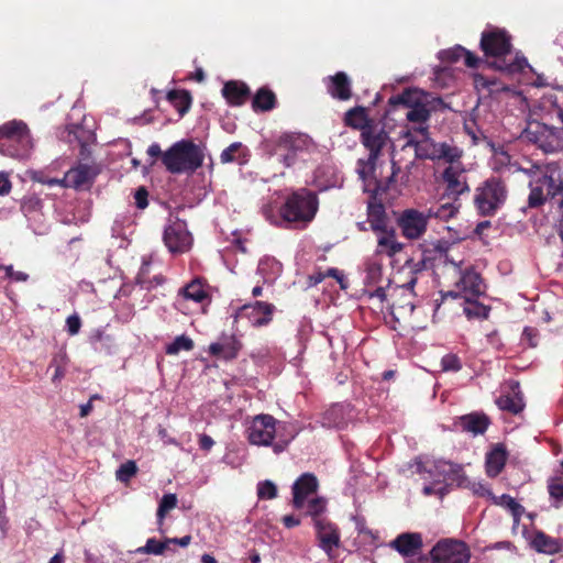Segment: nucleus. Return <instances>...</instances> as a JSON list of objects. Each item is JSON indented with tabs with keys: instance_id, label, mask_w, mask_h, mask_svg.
<instances>
[{
	"instance_id": "nucleus-1",
	"label": "nucleus",
	"mask_w": 563,
	"mask_h": 563,
	"mask_svg": "<svg viewBox=\"0 0 563 563\" xmlns=\"http://www.w3.org/2000/svg\"><path fill=\"white\" fill-rule=\"evenodd\" d=\"M529 176L530 192L528 206L538 208L549 199H558L559 208L563 214V178L560 166L555 163L533 165L525 169Z\"/></svg>"
},
{
	"instance_id": "nucleus-2",
	"label": "nucleus",
	"mask_w": 563,
	"mask_h": 563,
	"mask_svg": "<svg viewBox=\"0 0 563 563\" xmlns=\"http://www.w3.org/2000/svg\"><path fill=\"white\" fill-rule=\"evenodd\" d=\"M410 467L412 473L420 474L423 479L431 481L423 486L422 492L426 496L439 495L442 497L446 493L445 482H455L457 485H464L466 476L462 466L445 460H416Z\"/></svg>"
},
{
	"instance_id": "nucleus-3",
	"label": "nucleus",
	"mask_w": 563,
	"mask_h": 563,
	"mask_svg": "<svg viewBox=\"0 0 563 563\" xmlns=\"http://www.w3.org/2000/svg\"><path fill=\"white\" fill-rule=\"evenodd\" d=\"M287 424L271 415L255 416L246 429L247 440L256 446H272L274 453L284 452L294 440L295 434H285Z\"/></svg>"
},
{
	"instance_id": "nucleus-4",
	"label": "nucleus",
	"mask_w": 563,
	"mask_h": 563,
	"mask_svg": "<svg viewBox=\"0 0 563 563\" xmlns=\"http://www.w3.org/2000/svg\"><path fill=\"white\" fill-rule=\"evenodd\" d=\"M481 48L487 57L495 58L492 66L496 69L515 73L528 65L523 57L507 62V56L511 53V43L510 36L505 30L494 26L487 27L482 33Z\"/></svg>"
},
{
	"instance_id": "nucleus-5",
	"label": "nucleus",
	"mask_w": 563,
	"mask_h": 563,
	"mask_svg": "<svg viewBox=\"0 0 563 563\" xmlns=\"http://www.w3.org/2000/svg\"><path fill=\"white\" fill-rule=\"evenodd\" d=\"M30 130L23 121L12 120L0 126V153L13 158H26L32 150Z\"/></svg>"
},
{
	"instance_id": "nucleus-6",
	"label": "nucleus",
	"mask_w": 563,
	"mask_h": 563,
	"mask_svg": "<svg viewBox=\"0 0 563 563\" xmlns=\"http://www.w3.org/2000/svg\"><path fill=\"white\" fill-rule=\"evenodd\" d=\"M273 151L280 163L291 167L305 155L314 153L317 144L308 134L286 132L275 140Z\"/></svg>"
},
{
	"instance_id": "nucleus-7",
	"label": "nucleus",
	"mask_w": 563,
	"mask_h": 563,
	"mask_svg": "<svg viewBox=\"0 0 563 563\" xmlns=\"http://www.w3.org/2000/svg\"><path fill=\"white\" fill-rule=\"evenodd\" d=\"M163 163L174 174L195 172L203 163V151L191 141L181 140L163 154Z\"/></svg>"
},
{
	"instance_id": "nucleus-8",
	"label": "nucleus",
	"mask_w": 563,
	"mask_h": 563,
	"mask_svg": "<svg viewBox=\"0 0 563 563\" xmlns=\"http://www.w3.org/2000/svg\"><path fill=\"white\" fill-rule=\"evenodd\" d=\"M389 102L405 107L407 109L405 117L408 121L423 124L435 109V103H441V99L420 89H407L402 93L391 97Z\"/></svg>"
},
{
	"instance_id": "nucleus-9",
	"label": "nucleus",
	"mask_w": 563,
	"mask_h": 563,
	"mask_svg": "<svg viewBox=\"0 0 563 563\" xmlns=\"http://www.w3.org/2000/svg\"><path fill=\"white\" fill-rule=\"evenodd\" d=\"M415 131L419 133L421 137L419 140L410 137L406 146H412L417 157L431 161L443 159L445 162L461 158L462 151L457 146L446 142L437 143L430 139L427 125H420Z\"/></svg>"
},
{
	"instance_id": "nucleus-10",
	"label": "nucleus",
	"mask_w": 563,
	"mask_h": 563,
	"mask_svg": "<svg viewBox=\"0 0 563 563\" xmlns=\"http://www.w3.org/2000/svg\"><path fill=\"white\" fill-rule=\"evenodd\" d=\"M318 210L317 196L307 190L300 189L294 192L282 207V220L288 223L307 224Z\"/></svg>"
},
{
	"instance_id": "nucleus-11",
	"label": "nucleus",
	"mask_w": 563,
	"mask_h": 563,
	"mask_svg": "<svg viewBox=\"0 0 563 563\" xmlns=\"http://www.w3.org/2000/svg\"><path fill=\"white\" fill-rule=\"evenodd\" d=\"M508 190L499 178H488L476 189L474 202L482 216L495 214L506 202Z\"/></svg>"
},
{
	"instance_id": "nucleus-12",
	"label": "nucleus",
	"mask_w": 563,
	"mask_h": 563,
	"mask_svg": "<svg viewBox=\"0 0 563 563\" xmlns=\"http://www.w3.org/2000/svg\"><path fill=\"white\" fill-rule=\"evenodd\" d=\"M430 556L432 563H468L471 553L464 542L443 539L432 548Z\"/></svg>"
},
{
	"instance_id": "nucleus-13",
	"label": "nucleus",
	"mask_w": 563,
	"mask_h": 563,
	"mask_svg": "<svg viewBox=\"0 0 563 563\" xmlns=\"http://www.w3.org/2000/svg\"><path fill=\"white\" fill-rule=\"evenodd\" d=\"M430 218L428 211L405 209L398 217L397 223L402 236L408 240H419L424 235Z\"/></svg>"
},
{
	"instance_id": "nucleus-14",
	"label": "nucleus",
	"mask_w": 563,
	"mask_h": 563,
	"mask_svg": "<svg viewBox=\"0 0 563 563\" xmlns=\"http://www.w3.org/2000/svg\"><path fill=\"white\" fill-rule=\"evenodd\" d=\"M164 242L172 253H184L191 247L192 236L187 230V224L176 219L165 228Z\"/></svg>"
},
{
	"instance_id": "nucleus-15",
	"label": "nucleus",
	"mask_w": 563,
	"mask_h": 563,
	"mask_svg": "<svg viewBox=\"0 0 563 563\" xmlns=\"http://www.w3.org/2000/svg\"><path fill=\"white\" fill-rule=\"evenodd\" d=\"M361 136L363 145L369 152L367 167L372 169L382 150L388 144L389 136L383 126L375 123L364 128V132L361 133Z\"/></svg>"
},
{
	"instance_id": "nucleus-16",
	"label": "nucleus",
	"mask_w": 563,
	"mask_h": 563,
	"mask_svg": "<svg viewBox=\"0 0 563 563\" xmlns=\"http://www.w3.org/2000/svg\"><path fill=\"white\" fill-rule=\"evenodd\" d=\"M484 294L483 280L478 273L475 271L464 272L455 284V289L445 294V297L464 298L470 301V298H476Z\"/></svg>"
},
{
	"instance_id": "nucleus-17",
	"label": "nucleus",
	"mask_w": 563,
	"mask_h": 563,
	"mask_svg": "<svg viewBox=\"0 0 563 563\" xmlns=\"http://www.w3.org/2000/svg\"><path fill=\"white\" fill-rule=\"evenodd\" d=\"M314 527L319 547L329 558L333 556V551L340 547V533L338 528L322 518H314Z\"/></svg>"
},
{
	"instance_id": "nucleus-18",
	"label": "nucleus",
	"mask_w": 563,
	"mask_h": 563,
	"mask_svg": "<svg viewBox=\"0 0 563 563\" xmlns=\"http://www.w3.org/2000/svg\"><path fill=\"white\" fill-rule=\"evenodd\" d=\"M275 307L272 303L256 301L253 305H244L236 312L235 318H246L254 327L266 325L271 322Z\"/></svg>"
},
{
	"instance_id": "nucleus-19",
	"label": "nucleus",
	"mask_w": 563,
	"mask_h": 563,
	"mask_svg": "<svg viewBox=\"0 0 563 563\" xmlns=\"http://www.w3.org/2000/svg\"><path fill=\"white\" fill-rule=\"evenodd\" d=\"M457 161L448 162L450 165L443 172L446 189L451 195L459 196L470 190L465 169Z\"/></svg>"
},
{
	"instance_id": "nucleus-20",
	"label": "nucleus",
	"mask_w": 563,
	"mask_h": 563,
	"mask_svg": "<svg viewBox=\"0 0 563 563\" xmlns=\"http://www.w3.org/2000/svg\"><path fill=\"white\" fill-rule=\"evenodd\" d=\"M98 173L99 170L96 165L80 163L77 167L69 169L66 173L63 181H65L66 187L81 189L91 185Z\"/></svg>"
},
{
	"instance_id": "nucleus-21",
	"label": "nucleus",
	"mask_w": 563,
	"mask_h": 563,
	"mask_svg": "<svg viewBox=\"0 0 563 563\" xmlns=\"http://www.w3.org/2000/svg\"><path fill=\"white\" fill-rule=\"evenodd\" d=\"M423 547L422 536L419 532H404L395 538L389 548L397 551L402 556H413Z\"/></svg>"
},
{
	"instance_id": "nucleus-22",
	"label": "nucleus",
	"mask_w": 563,
	"mask_h": 563,
	"mask_svg": "<svg viewBox=\"0 0 563 563\" xmlns=\"http://www.w3.org/2000/svg\"><path fill=\"white\" fill-rule=\"evenodd\" d=\"M161 268L162 264L159 263L143 261V289L155 290L154 298L164 295L161 288L165 284V277Z\"/></svg>"
},
{
	"instance_id": "nucleus-23",
	"label": "nucleus",
	"mask_w": 563,
	"mask_h": 563,
	"mask_svg": "<svg viewBox=\"0 0 563 563\" xmlns=\"http://www.w3.org/2000/svg\"><path fill=\"white\" fill-rule=\"evenodd\" d=\"M242 347L241 342L234 335L222 334L218 341L209 345V353L218 358L233 360Z\"/></svg>"
},
{
	"instance_id": "nucleus-24",
	"label": "nucleus",
	"mask_w": 563,
	"mask_h": 563,
	"mask_svg": "<svg viewBox=\"0 0 563 563\" xmlns=\"http://www.w3.org/2000/svg\"><path fill=\"white\" fill-rule=\"evenodd\" d=\"M318 488V479L311 473L302 474L292 485L294 506L302 508L306 499L314 494Z\"/></svg>"
},
{
	"instance_id": "nucleus-25",
	"label": "nucleus",
	"mask_w": 563,
	"mask_h": 563,
	"mask_svg": "<svg viewBox=\"0 0 563 563\" xmlns=\"http://www.w3.org/2000/svg\"><path fill=\"white\" fill-rule=\"evenodd\" d=\"M509 387L512 394L501 395L496 399V405L500 410H506L517 415L525 407L522 396L519 390V383L511 380L509 383Z\"/></svg>"
},
{
	"instance_id": "nucleus-26",
	"label": "nucleus",
	"mask_w": 563,
	"mask_h": 563,
	"mask_svg": "<svg viewBox=\"0 0 563 563\" xmlns=\"http://www.w3.org/2000/svg\"><path fill=\"white\" fill-rule=\"evenodd\" d=\"M402 250V244L396 239L393 228L377 232V253L394 256Z\"/></svg>"
},
{
	"instance_id": "nucleus-27",
	"label": "nucleus",
	"mask_w": 563,
	"mask_h": 563,
	"mask_svg": "<svg viewBox=\"0 0 563 563\" xmlns=\"http://www.w3.org/2000/svg\"><path fill=\"white\" fill-rule=\"evenodd\" d=\"M489 424V420L482 413H470L460 418L459 426L463 431L473 435L483 434Z\"/></svg>"
},
{
	"instance_id": "nucleus-28",
	"label": "nucleus",
	"mask_w": 563,
	"mask_h": 563,
	"mask_svg": "<svg viewBox=\"0 0 563 563\" xmlns=\"http://www.w3.org/2000/svg\"><path fill=\"white\" fill-rule=\"evenodd\" d=\"M328 91L334 98L347 100L351 97V82L345 73L340 71L329 78Z\"/></svg>"
},
{
	"instance_id": "nucleus-29",
	"label": "nucleus",
	"mask_w": 563,
	"mask_h": 563,
	"mask_svg": "<svg viewBox=\"0 0 563 563\" xmlns=\"http://www.w3.org/2000/svg\"><path fill=\"white\" fill-rule=\"evenodd\" d=\"M222 95L232 106H241L250 95L247 86L239 81H229L223 86Z\"/></svg>"
},
{
	"instance_id": "nucleus-30",
	"label": "nucleus",
	"mask_w": 563,
	"mask_h": 563,
	"mask_svg": "<svg viewBox=\"0 0 563 563\" xmlns=\"http://www.w3.org/2000/svg\"><path fill=\"white\" fill-rule=\"evenodd\" d=\"M439 58L448 63H454L464 58L465 65L468 67H476L479 63L478 57L460 45L439 52Z\"/></svg>"
},
{
	"instance_id": "nucleus-31",
	"label": "nucleus",
	"mask_w": 563,
	"mask_h": 563,
	"mask_svg": "<svg viewBox=\"0 0 563 563\" xmlns=\"http://www.w3.org/2000/svg\"><path fill=\"white\" fill-rule=\"evenodd\" d=\"M283 265L272 256H264L260 260L257 274L262 276L264 283H274L282 274Z\"/></svg>"
},
{
	"instance_id": "nucleus-32",
	"label": "nucleus",
	"mask_w": 563,
	"mask_h": 563,
	"mask_svg": "<svg viewBox=\"0 0 563 563\" xmlns=\"http://www.w3.org/2000/svg\"><path fill=\"white\" fill-rule=\"evenodd\" d=\"M531 547L540 553L555 554L561 550L559 540L545 534L542 531H537L531 539Z\"/></svg>"
},
{
	"instance_id": "nucleus-33",
	"label": "nucleus",
	"mask_w": 563,
	"mask_h": 563,
	"mask_svg": "<svg viewBox=\"0 0 563 563\" xmlns=\"http://www.w3.org/2000/svg\"><path fill=\"white\" fill-rule=\"evenodd\" d=\"M506 463V451L501 446L492 450L486 457V472L490 477L497 476Z\"/></svg>"
},
{
	"instance_id": "nucleus-34",
	"label": "nucleus",
	"mask_w": 563,
	"mask_h": 563,
	"mask_svg": "<svg viewBox=\"0 0 563 563\" xmlns=\"http://www.w3.org/2000/svg\"><path fill=\"white\" fill-rule=\"evenodd\" d=\"M367 221L369 223L371 229L376 233L390 229L388 225L385 209L382 205L368 206Z\"/></svg>"
},
{
	"instance_id": "nucleus-35",
	"label": "nucleus",
	"mask_w": 563,
	"mask_h": 563,
	"mask_svg": "<svg viewBox=\"0 0 563 563\" xmlns=\"http://www.w3.org/2000/svg\"><path fill=\"white\" fill-rule=\"evenodd\" d=\"M492 167L498 173H516L520 170L525 173V169L520 168L517 163L511 162L510 155L504 151L495 153Z\"/></svg>"
},
{
	"instance_id": "nucleus-36",
	"label": "nucleus",
	"mask_w": 563,
	"mask_h": 563,
	"mask_svg": "<svg viewBox=\"0 0 563 563\" xmlns=\"http://www.w3.org/2000/svg\"><path fill=\"white\" fill-rule=\"evenodd\" d=\"M346 406L336 404L328 409L323 416V424L330 428H342L345 422Z\"/></svg>"
},
{
	"instance_id": "nucleus-37",
	"label": "nucleus",
	"mask_w": 563,
	"mask_h": 563,
	"mask_svg": "<svg viewBox=\"0 0 563 563\" xmlns=\"http://www.w3.org/2000/svg\"><path fill=\"white\" fill-rule=\"evenodd\" d=\"M345 123L349 126L361 130V133L364 132V128L373 124V122L367 119L365 109L362 107L349 110L345 113Z\"/></svg>"
},
{
	"instance_id": "nucleus-38",
	"label": "nucleus",
	"mask_w": 563,
	"mask_h": 563,
	"mask_svg": "<svg viewBox=\"0 0 563 563\" xmlns=\"http://www.w3.org/2000/svg\"><path fill=\"white\" fill-rule=\"evenodd\" d=\"M364 284L366 286H376L379 284H386L389 286L390 280L388 278H384L382 264L371 262L365 268Z\"/></svg>"
},
{
	"instance_id": "nucleus-39",
	"label": "nucleus",
	"mask_w": 563,
	"mask_h": 563,
	"mask_svg": "<svg viewBox=\"0 0 563 563\" xmlns=\"http://www.w3.org/2000/svg\"><path fill=\"white\" fill-rule=\"evenodd\" d=\"M276 98L273 91L261 88L253 98V109L255 111H269L275 107Z\"/></svg>"
},
{
	"instance_id": "nucleus-40",
	"label": "nucleus",
	"mask_w": 563,
	"mask_h": 563,
	"mask_svg": "<svg viewBox=\"0 0 563 563\" xmlns=\"http://www.w3.org/2000/svg\"><path fill=\"white\" fill-rule=\"evenodd\" d=\"M427 211L430 219L434 218L442 221H448L457 213L459 206L454 202H444L439 206H432L428 208Z\"/></svg>"
},
{
	"instance_id": "nucleus-41",
	"label": "nucleus",
	"mask_w": 563,
	"mask_h": 563,
	"mask_svg": "<svg viewBox=\"0 0 563 563\" xmlns=\"http://www.w3.org/2000/svg\"><path fill=\"white\" fill-rule=\"evenodd\" d=\"M179 296L184 300H192L195 302H201L206 297L207 292L203 289L202 284L196 279L189 283L187 286L179 290Z\"/></svg>"
},
{
	"instance_id": "nucleus-42",
	"label": "nucleus",
	"mask_w": 563,
	"mask_h": 563,
	"mask_svg": "<svg viewBox=\"0 0 563 563\" xmlns=\"http://www.w3.org/2000/svg\"><path fill=\"white\" fill-rule=\"evenodd\" d=\"M167 99L181 115L188 111L191 103L190 95L185 90H170Z\"/></svg>"
},
{
	"instance_id": "nucleus-43",
	"label": "nucleus",
	"mask_w": 563,
	"mask_h": 563,
	"mask_svg": "<svg viewBox=\"0 0 563 563\" xmlns=\"http://www.w3.org/2000/svg\"><path fill=\"white\" fill-rule=\"evenodd\" d=\"M492 499L496 505L506 507L510 510L511 515L514 516L515 522L519 521L520 516L523 514L525 509L523 507L518 504L511 496L509 495H501L499 497L492 496Z\"/></svg>"
},
{
	"instance_id": "nucleus-44",
	"label": "nucleus",
	"mask_w": 563,
	"mask_h": 563,
	"mask_svg": "<svg viewBox=\"0 0 563 563\" xmlns=\"http://www.w3.org/2000/svg\"><path fill=\"white\" fill-rule=\"evenodd\" d=\"M463 311L468 319H487L489 314V308L476 300H473V298H470V301H466Z\"/></svg>"
},
{
	"instance_id": "nucleus-45",
	"label": "nucleus",
	"mask_w": 563,
	"mask_h": 563,
	"mask_svg": "<svg viewBox=\"0 0 563 563\" xmlns=\"http://www.w3.org/2000/svg\"><path fill=\"white\" fill-rule=\"evenodd\" d=\"M194 349V341L185 335L176 336L172 343L166 346V353L168 355H176L181 351H191Z\"/></svg>"
},
{
	"instance_id": "nucleus-46",
	"label": "nucleus",
	"mask_w": 563,
	"mask_h": 563,
	"mask_svg": "<svg viewBox=\"0 0 563 563\" xmlns=\"http://www.w3.org/2000/svg\"><path fill=\"white\" fill-rule=\"evenodd\" d=\"M548 490L553 506L563 505V477H554L549 481Z\"/></svg>"
},
{
	"instance_id": "nucleus-47",
	"label": "nucleus",
	"mask_w": 563,
	"mask_h": 563,
	"mask_svg": "<svg viewBox=\"0 0 563 563\" xmlns=\"http://www.w3.org/2000/svg\"><path fill=\"white\" fill-rule=\"evenodd\" d=\"M177 496L175 494H165L157 509V520L159 523L163 522L166 514L177 506Z\"/></svg>"
},
{
	"instance_id": "nucleus-48",
	"label": "nucleus",
	"mask_w": 563,
	"mask_h": 563,
	"mask_svg": "<svg viewBox=\"0 0 563 563\" xmlns=\"http://www.w3.org/2000/svg\"><path fill=\"white\" fill-rule=\"evenodd\" d=\"M169 549L170 545L168 542V538L165 539L164 541L151 538L146 541L145 545L143 547V552L154 555H161L164 554Z\"/></svg>"
},
{
	"instance_id": "nucleus-49",
	"label": "nucleus",
	"mask_w": 563,
	"mask_h": 563,
	"mask_svg": "<svg viewBox=\"0 0 563 563\" xmlns=\"http://www.w3.org/2000/svg\"><path fill=\"white\" fill-rule=\"evenodd\" d=\"M137 472V465L134 461L123 463L117 471V479L122 483H128L129 479Z\"/></svg>"
},
{
	"instance_id": "nucleus-50",
	"label": "nucleus",
	"mask_w": 563,
	"mask_h": 563,
	"mask_svg": "<svg viewBox=\"0 0 563 563\" xmlns=\"http://www.w3.org/2000/svg\"><path fill=\"white\" fill-rule=\"evenodd\" d=\"M84 130L79 126H74L71 130L68 131L67 135V142L73 143L74 141H77L80 145V156L82 159H86L89 155L88 146L85 142H82L81 137L79 136V133H82Z\"/></svg>"
},
{
	"instance_id": "nucleus-51",
	"label": "nucleus",
	"mask_w": 563,
	"mask_h": 563,
	"mask_svg": "<svg viewBox=\"0 0 563 563\" xmlns=\"http://www.w3.org/2000/svg\"><path fill=\"white\" fill-rule=\"evenodd\" d=\"M277 495V487L271 481H264L257 485V496L261 499H273Z\"/></svg>"
},
{
	"instance_id": "nucleus-52",
	"label": "nucleus",
	"mask_w": 563,
	"mask_h": 563,
	"mask_svg": "<svg viewBox=\"0 0 563 563\" xmlns=\"http://www.w3.org/2000/svg\"><path fill=\"white\" fill-rule=\"evenodd\" d=\"M441 368L443 372H459L462 364L455 354H446L441 360Z\"/></svg>"
},
{
	"instance_id": "nucleus-53",
	"label": "nucleus",
	"mask_w": 563,
	"mask_h": 563,
	"mask_svg": "<svg viewBox=\"0 0 563 563\" xmlns=\"http://www.w3.org/2000/svg\"><path fill=\"white\" fill-rule=\"evenodd\" d=\"M327 501L324 498L317 497L309 500L307 505V514L312 517H318L325 509Z\"/></svg>"
},
{
	"instance_id": "nucleus-54",
	"label": "nucleus",
	"mask_w": 563,
	"mask_h": 563,
	"mask_svg": "<svg viewBox=\"0 0 563 563\" xmlns=\"http://www.w3.org/2000/svg\"><path fill=\"white\" fill-rule=\"evenodd\" d=\"M462 487L470 488L475 495L478 496H487L492 499V492L481 482H473L466 477V481L464 482V485H461Z\"/></svg>"
},
{
	"instance_id": "nucleus-55",
	"label": "nucleus",
	"mask_w": 563,
	"mask_h": 563,
	"mask_svg": "<svg viewBox=\"0 0 563 563\" xmlns=\"http://www.w3.org/2000/svg\"><path fill=\"white\" fill-rule=\"evenodd\" d=\"M242 148V144L240 142L232 143L227 148H224L220 155L221 163L228 164L232 163L236 159V153Z\"/></svg>"
},
{
	"instance_id": "nucleus-56",
	"label": "nucleus",
	"mask_w": 563,
	"mask_h": 563,
	"mask_svg": "<svg viewBox=\"0 0 563 563\" xmlns=\"http://www.w3.org/2000/svg\"><path fill=\"white\" fill-rule=\"evenodd\" d=\"M66 360V353H59L58 355H55L51 362L49 367H55V373L53 375V382L60 380L64 375V368L62 366V363Z\"/></svg>"
},
{
	"instance_id": "nucleus-57",
	"label": "nucleus",
	"mask_w": 563,
	"mask_h": 563,
	"mask_svg": "<svg viewBox=\"0 0 563 563\" xmlns=\"http://www.w3.org/2000/svg\"><path fill=\"white\" fill-rule=\"evenodd\" d=\"M42 201L36 196H29L23 199L22 209L25 212H31L41 209Z\"/></svg>"
},
{
	"instance_id": "nucleus-58",
	"label": "nucleus",
	"mask_w": 563,
	"mask_h": 563,
	"mask_svg": "<svg viewBox=\"0 0 563 563\" xmlns=\"http://www.w3.org/2000/svg\"><path fill=\"white\" fill-rule=\"evenodd\" d=\"M0 269L5 272L7 277L16 282H25L29 278L27 274L23 272H15L12 265H0Z\"/></svg>"
},
{
	"instance_id": "nucleus-59",
	"label": "nucleus",
	"mask_w": 563,
	"mask_h": 563,
	"mask_svg": "<svg viewBox=\"0 0 563 563\" xmlns=\"http://www.w3.org/2000/svg\"><path fill=\"white\" fill-rule=\"evenodd\" d=\"M416 283H417V279L411 278L409 282L405 283L404 285L395 287L394 292L396 295L400 294V295H406L408 297H412L413 296L412 290H413Z\"/></svg>"
},
{
	"instance_id": "nucleus-60",
	"label": "nucleus",
	"mask_w": 563,
	"mask_h": 563,
	"mask_svg": "<svg viewBox=\"0 0 563 563\" xmlns=\"http://www.w3.org/2000/svg\"><path fill=\"white\" fill-rule=\"evenodd\" d=\"M67 330L70 335H75L79 332L81 327L80 318L77 314H71L66 320Z\"/></svg>"
},
{
	"instance_id": "nucleus-61",
	"label": "nucleus",
	"mask_w": 563,
	"mask_h": 563,
	"mask_svg": "<svg viewBox=\"0 0 563 563\" xmlns=\"http://www.w3.org/2000/svg\"><path fill=\"white\" fill-rule=\"evenodd\" d=\"M537 335H538L537 330L527 327V328L523 329L522 340L527 341L528 345L530 347H534L538 344Z\"/></svg>"
},
{
	"instance_id": "nucleus-62",
	"label": "nucleus",
	"mask_w": 563,
	"mask_h": 563,
	"mask_svg": "<svg viewBox=\"0 0 563 563\" xmlns=\"http://www.w3.org/2000/svg\"><path fill=\"white\" fill-rule=\"evenodd\" d=\"M325 277H333V278H335L338 280V283L340 284L342 289H346L347 288V284L345 282L344 275L339 269H336V268H329L325 272Z\"/></svg>"
},
{
	"instance_id": "nucleus-63",
	"label": "nucleus",
	"mask_w": 563,
	"mask_h": 563,
	"mask_svg": "<svg viewBox=\"0 0 563 563\" xmlns=\"http://www.w3.org/2000/svg\"><path fill=\"white\" fill-rule=\"evenodd\" d=\"M355 526H356L358 533L368 536L373 540H375L377 538L376 534L366 527L364 519L355 518Z\"/></svg>"
},
{
	"instance_id": "nucleus-64",
	"label": "nucleus",
	"mask_w": 563,
	"mask_h": 563,
	"mask_svg": "<svg viewBox=\"0 0 563 563\" xmlns=\"http://www.w3.org/2000/svg\"><path fill=\"white\" fill-rule=\"evenodd\" d=\"M375 290L374 291H368V295L369 297H376L378 298L380 301H384L387 297V294H386V288L388 287L386 284H379V285H376L375 286Z\"/></svg>"
}]
</instances>
